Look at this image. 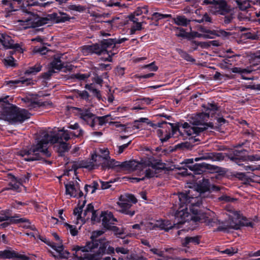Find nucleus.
I'll return each instance as SVG.
<instances>
[{"instance_id":"nucleus-30","label":"nucleus","mask_w":260,"mask_h":260,"mask_svg":"<svg viewBox=\"0 0 260 260\" xmlns=\"http://www.w3.org/2000/svg\"><path fill=\"white\" fill-rule=\"evenodd\" d=\"M200 238L199 237H186L182 240V244L184 247H188L189 243H193L195 245L199 244Z\"/></svg>"},{"instance_id":"nucleus-18","label":"nucleus","mask_w":260,"mask_h":260,"mask_svg":"<svg viewBox=\"0 0 260 260\" xmlns=\"http://www.w3.org/2000/svg\"><path fill=\"white\" fill-rule=\"evenodd\" d=\"M17 259L18 260H28V257L12 250L11 248L0 250V259Z\"/></svg>"},{"instance_id":"nucleus-55","label":"nucleus","mask_w":260,"mask_h":260,"mask_svg":"<svg viewBox=\"0 0 260 260\" xmlns=\"http://www.w3.org/2000/svg\"><path fill=\"white\" fill-rule=\"evenodd\" d=\"M212 155H213L212 153H207L206 155H205L201 157L195 158L194 160L197 161L200 159H209V158H212Z\"/></svg>"},{"instance_id":"nucleus-51","label":"nucleus","mask_w":260,"mask_h":260,"mask_svg":"<svg viewBox=\"0 0 260 260\" xmlns=\"http://www.w3.org/2000/svg\"><path fill=\"white\" fill-rule=\"evenodd\" d=\"M71 9L74 11L81 12L83 11L85 9V8L81 5H74L71 6Z\"/></svg>"},{"instance_id":"nucleus-23","label":"nucleus","mask_w":260,"mask_h":260,"mask_svg":"<svg viewBox=\"0 0 260 260\" xmlns=\"http://www.w3.org/2000/svg\"><path fill=\"white\" fill-rule=\"evenodd\" d=\"M30 79H25L24 77H21L19 79L5 81V84L10 87L14 88L18 86L19 85H28L30 84Z\"/></svg>"},{"instance_id":"nucleus-63","label":"nucleus","mask_w":260,"mask_h":260,"mask_svg":"<svg viewBox=\"0 0 260 260\" xmlns=\"http://www.w3.org/2000/svg\"><path fill=\"white\" fill-rule=\"evenodd\" d=\"M145 175V174H144ZM145 178H147L146 177H145V175L144 176H143L141 178H132V182H139L140 181L144 180Z\"/></svg>"},{"instance_id":"nucleus-7","label":"nucleus","mask_w":260,"mask_h":260,"mask_svg":"<svg viewBox=\"0 0 260 260\" xmlns=\"http://www.w3.org/2000/svg\"><path fill=\"white\" fill-rule=\"evenodd\" d=\"M208 116H209V115L199 113L194 116L195 120L192 122L193 126L185 122L181 123L179 127H175L176 128V132L177 130L180 132V128H182L188 136H191L194 134L199 135L201 132H204L209 128L212 129L213 128L212 123L204 122L203 119Z\"/></svg>"},{"instance_id":"nucleus-60","label":"nucleus","mask_w":260,"mask_h":260,"mask_svg":"<svg viewBox=\"0 0 260 260\" xmlns=\"http://www.w3.org/2000/svg\"><path fill=\"white\" fill-rule=\"evenodd\" d=\"M176 29L179 30V33L176 34L178 37H184L186 36V32L183 28L177 27Z\"/></svg>"},{"instance_id":"nucleus-32","label":"nucleus","mask_w":260,"mask_h":260,"mask_svg":"<svg viewBox=\"0 0 260 260\" xmlns=\"http://www.w3.org/2000/svg\"><path fill=\"white\" fill-rule=\"evenodd\" d=\"M173 20L176 24L183 26H186L190 22V20L184 16H178Z\"/></svg>"},{"instance_id":"nucleus-13","label":"nucleus","mask_w":260,"mask_h":260,"mask_svg":"<svg viewBox=\"0 0 260 260\" xmlns=\"http://www.w3.org/2000/svg\"><path fill=\"white\" fill-rule=\"evenodd\" d=\"M41 240L45 243H47L52 249L56 251V252L58 253L57 255L54 254L52 252H51L52 256L55 258L68 259L69 257L70 253L68 251L64 250V247L61 242H60L59 244H56L54 242H50L46 239H45V240L42 239Z\"/></svg>"},{"instance_id":"nucleus-35","label":"nucleus","mask_w":260,"mask_h":260,"mask_svg":"<svg viewBox=\"0 0 260 260\" xmlns=\"http://www.w3.org/2000/svg\"><path fill=\"white\" fill-rule=\"evenodd\" d=\"M232 71L233 73H239L241 75L242 78L245 80H249V78L246 77L244 76V75L249 74L251 73V71L246 69H241L240 68L235 67L232 69Z\"/></svg>"},{"instance_id":"nucleus-4","label":"nucleus","mask_w":260,"mask_h":260,"mask_svg":"<svg viewBox=\"0 0 260 260\" xmlns=\"http://www.w3.org/2000/svg\"><path fill=\"white\" fill-rule=\"evenodd\" d=\"M106 243H102L98 240L88 242L84 246H74L72 250L75 251L74 256L69 260H94L95 256L105 253H114V247L109 246Z\"/></svg>"},{"instance_id":"nucleus-12","label":"nucleus","mask_w":260,"mask_h":260,"mask_svg":"<svg viewBox=\"0 0 260 260\" xmlns=\"http://www.w3.org/2000/svg\"><path fill=\"white\" fill-rule=\"evenodd\" d=\"M201 34L196 31L191 32L193 37L203 38L205 39H213L215 37H227L229 33L223 30H211L205 28H202Z\"/></svg>"},{"instance_id":"nucleus-46","label":"nucleus","mask_w":260,"mask_h":260,"mask_svg":"<svg viewBox=\"0 0 260 260\" xmlns=\"http://www.w3.org/2000/svg\"><path fill=\"white\" fill-rule=\"evenodd\" d=\"M74 76L77 79L80 81H83L87 79L89 77V75L87 74L77 73L75 74Z\"/></svg>"},{"instance_id":"nucleus-27","label":"nucleus","mask_w":260,"mask_h":260,"mask_svg":"<svg viewBox=\"0 0 260 260\" xmlns=\"http://www.w3.org/2000/svg\"><path fill=\"white\" fill-rule=\"evenodd\" d=\"M205 222L209 225L214 226L215 224L219 222V221L216 217V215L214 212L208 210L205 213Z\"/></svg>"},{"instance_id":"nucleus-8","label":"nucleus","mask_w":260,"mask_h":260,"mask_svg":"<svg viewBox=\"0 0 260 260\" xmlns=\"http://www.w3.org/2000/svg\"><path fill=\"white\" fill-rule=\"evenodd\" d=\"M30 113L24 109L11 105L3 111L1 119L9 121L11 124L21 123L30 118Z\"/></svg>"},{"instance_id":"nucleus-37","label":"nucleus","mask_w":260,"mask_h":260,"mask_svg":"<svg viewBox=\"0 0 260 260\" xmlns=\"http://www.w3.org/2000/svg\"><path fill=\"white\" fill-rule=\"evenodd\" d=\"M112 120H113V118H111L110 114H107L103 116H98V120L99 121V125L100 126H103L107 123H110Z\"/></svg>"},{"instance_id":"nucleus-43","label":"nucleus","mask_w":260,"mask_h":260,"mask_svg":"<svg viewBox=\"0 0 260 260\" xmlns=\"http://www.w3.org/2000/svg\"><path fill=\"white\" fill-rule=\"evenodd\" d=\"M244 169L247 172L260 170V165H246L244 166Z\"/></svg>"},{"instance_id":"nucleus-19","label":"nucleus","mask_w":260,"mask_h":260,"mask_svg":"<svg viewBox=\"0 0 260 260\" xmlns=\"http://www.w3.org/2000/svg\"><path fill=\"white\" fill-rule=\"evenodd\" d=\"M0 43L6 49H15L16 50L20 49L19 44H15L11 38L6 34H0Z\"/></svg>"},{"instance_id":"nucleus-29","label":"nucleus","mask_w":260,"mask_h":260,"mask_svg":"<svg viewBox=\"0 0 260 260\" xmlns=\"http://www.w3.org/2000/svg\"><path fill=\"white\" fill-rule=\"evenodd\" d=\"M15 217H9L7 215H2L0 216V222L6 221L11 218V221L14 223H28L30 224L29 220L26 218H20L18 219H13Z\"/></svg>"},{"instance_id":"nucleus-2","label":"nucleus","mask_w":260,"mask_h":260,"mask_svg":"<svg viewBox=\"0 0 260 260\" xmlns=\"http://www.w3.org/2000/svg\"><path fill=\"white\" fill-rule=\"evenodd\" d=\"M165 168V164L150 157L142 158L139 162L135 160L120 162L119 170H140V173L145 174V177L149 179L157 177L158 174Z\"/></svg>"},{"instance_id":"nucleus-21","label":"nucleus","mask_w":260,"mask_h":260,"mask_svg":"<svg viewBox=\"0 0 260 260\" xmlns=\"http://www.w3.org/2000/svg\"><path fill=\"white\" fill-rule=\"evenodd\" d=\"M100 218L104 227L108 228L110 224H114L117 220L114 217L112 213L110 211H103L100 214Z\"/></svg>"},{"instance_id":"nucleus-14","label":"nucleus","mask_w":260,"mask_h":260,"mask_svg":"<svg viewBox=\"0 0 260 260\" xmlns=\"http://www.w3.org/2000/svg\"><path fill=\"white\" fill-rule=\"evenodd\" d=\"M66 194L70 197L80 198L83 196L80 190L79 183L77 181H70L65 184Z\"/></svg>"},{"instance_id":"nucleus-3","label":"nucleus","mask_w":260,"mask_h":260,"mask_svg":"<svg viewBox=\"0 0 260 260\" xmlns=\"http://www.w3.org/2000/svg\"><path fill=\"white\" fill-rule=\"evenodd\" d=\"M178 197L179 206L175 215L178 223L183 224L192 219L188 211V208L193 214H200V208L202 204V199L200 196L191 197L190 191H188L187 192L179 193Z\"/></svg>"},{"instance_id":"nucleus-20","label":"nucleus","mask_w":260,"mask_h":260,"mask_svg":"<svg viewBox=\"0 0 260 260\" xmlns=\"http://www.w3.org/2000/svg\"><path fill=\"white\" fill-rule=\"evenodd\" d=\"M232 215H230V219L228 222L222 223V224L218 226L217 229L218 231H222L226 233L231 232V230H238L240 228V225L234 222Z\"/></svg>"},{"instance_id":"nucleus-6","label":"nucleus","mask_w":260,"mask_h":260,"mask_svg":"<svg viewBox=\"0 0 260 260\" xmlns=\"http://www.w3.org/2000/svg\"><path fill=\"white\" fill-rule=\"evenodd\" d=\"M116 41L112 39L104 40L101 44H95L92 45H87L82 49L83 53L85 55L96 54L98 55H106L107 56L103 58L105 61H112V56L116 52H112L110 49L116 50L115 48Z\"/></svg>"},{"instance_id":"nucleus-24","label":"nucleus","mask_w":260,"mask_h":260,"mask_svg":"<svg viewBox=\"0 0 260 260\" xmlns=\"http://www.w3.org/2000/svg\"><path fill=\"white\" fill-rule=\"evenodd\" d=\"M30 177V175L28 173L21 175L18 177H14V180L16 181V183L13 184L12 182H11L10 183V185L12 187L11 188L14 190H17L19 188L20 185H22L23 183L28 182Z\"/></svg>"},{"instance_id":"nucleus-11","label":"nucleus","mask_w":260,"mask_h":260,"mask_svg":"<svg viewBox=\"0 0 260 260\" xmlns=\"http://www.w3.org/2000/svg\"><path fill=\"white\" fill-rule=\"evenodd\" d=\"M245 152H246V150L245 149H243L241 151H234V156L230 157L231 160L239 166L242 165L241 162L244 161H253L260 160L259 155L257 154L243 155V154Z\"/></svg>"},{"instance_id":"nucleus-42","label":"nucleus","mask_w":260,"mask_h":260,"mask_svg":"<svg viewBox=\"0 0 260 260\" xmlns=\"http://www.w3.org/2000/svg\"><path fill=\"white\" fill-rule=\"evenodd\" d=\"M64 226L68 230L70 231V232L72 236H75L77 235L78 231L75 225H70L69 223H65Z\"/></svg>"},{"instance_id":"nucleus-61","label":"nucleus","mask_w":260,"mask_h":260,"mask_svg":"<svg viewBox=\"0 0 260 260\" xmlns=\"http://www.w3.org/2000/svg\"><path fill=\"white\" fill-rule=\"evenodd\" d=\"M129 143H130V142H129L127 144H125L121 146H120L119 147V149H118V153L120 154V153H122L123 152L124 150L128 147Z\"/></svg>"},{"instance_id":"nucleus-9","label":"nucleus","mask_w":260,"mask_h":260,"mask_svg":"<svg viewBox=\"0 0 260 260\" xmlns=\"http://www.w3.org/2000/svg\"><path fill=\"white\" fill-rule=\"evenodd\" d=\"M137 202L135 197L132 194H124L121 195L117 202L120 207V211L126 215L132 217L135 214V211L131 209L134 204Z\"/></svg>"},{"instance_id":"nucleus-22","label":"nucleus","mask_w":260,"mask_h":260,"mask_svg":"<svg viewBox=\"0 0 260 260\" xmlns=\"http://www.w3.org/2000/svg\"><path fill=\"white\" fill-rule=\"evenodd\" d=\"M110 152L107 147L99 148L91 156V160L94 161L96 163L100 161V159L104 157H109Z\"/></svg>"},{"instance_id":"nucleus-57","label":"nucleus","mask_w":260,"mask_h":260,"mask_svg":"<svg viewBox=\"0 0 260 260\" xmlns=\"http://www.w3.org/2000/svg\"><path fill=\"white\" fill-rule=\"evenodd\" d=\"M110 182H104L102 181H100V183L101 184V188L102 189H106L109 188L110 186Z\"/></svg>"},{"instance_id":"nucleus-36","label":"nucleus","mask_w":260,"mask_h":260,"mask_svg":"<svg viewBox=\"0 0 260 260\" xmlns=\"http://www.w3.org/2000/svg\"><path fill=\"white\" fill-rule=\"evenodd\" d=\"M42 66L40 63H37L34 66L29 68L25 72V74L27 75H35L41 71Z\"/></svg>"},{"instance_id":"nucleus-5","label":"nucleus","mask_w":260,"mask_h":260,"mask_svg":"<svg viewBox=\"0 0 260 260\" xmlns=\"http://www.w3.org/2000/svg\"><path fill=\"white\" fill-rule=\"evenodd\" d=\"M1 3L6 11L8 12L21 9V11L27 14L28 16L19 21L26 23L27 27H34L33 13L31 12L30 7L37 6L38 2L37 0H2Z\"/></svg>"},{"instance_id":"nucleus-47","label":"nucleus","mask_w":260,"mask_h":260,"mask_svg":"<svg viewBox=\"0 0 260 260\" xmlns=\"http://www.w3.org/2000/svg\"><path fill=\"white\" fill-rule=\"evenodd\" d=\"M150 251L152 252L153 254H156L159 257H164L165 256V252L164 250H161L160 249H158L157 248H151L150 249Z\"/></svg>"},{"instance_id":"nucleus-10","label":"nucleus","mask_w":260,"mask_h":260,"mask_svg":"<svg viewBox=\"0 0 260 260\" xmlns=\"http://www.w3.org/2000/svg\"><path fill=\"white\" fill-rule=\"evenodd\" d=\"M156 125L162 128L156 131L157 135L161 142H167L176 132V128L172 123L164 121L158 122Z\"/></svg>"},{"instance_id":"nucleus-58","label":"nucleus","mask_w":260,"mask_h":260,"mask_svg":"<svg viewBox=\"0 0 260 260\" xmlns=\"http://www.w3.org/2000/svg\"><path fill=\"white\" fill-rule=\"evenodd\" d=\"M92 188L90 186V185L86 184L84 186V190L86 194L90 193L92 194L94 192V191H92Z\"/></svg>"},{"instance_id":"nucleus-48","label":"nucleus","mask_w":260,"mask_h":260,"mask_svg":"<svg viewBox=\"0 0 260 260\" xmlns=\"http://www.w3.org/2000/svg\"><path fill=\"white\" fill-rule=\"evenodd\" d=\"M82 212V208L81 207L76 208L74 210V214L76 216L77 219L79 220L81 218V214Z\"/></svg>"},{"instance_id":"nucleus-45","label":"nucleus","mask_w":260,"mask_h":260,"mask_svg":"<svg viewBox=\"0 0 260 260\" xmlns=\"http://www.w3.org/2000/svg\"><path fill=\"white\" fill-rule=\"evenodd\" d=\"M98 116L95 115L92 120V123H90L89 125L93 129H97L99 128L98 126L100 125H99V121L98 120Z\"/></svg>"},{"instance_id":"nucleus-53","label":"nucleus","mask_w":260,"mask_h":260,"mask_svg":"<svg viewBox=\"0 0 260 260\" xmlns=\"http://www.w3.org/2000/svg\"><path fill=\"white\" fill-rule=\"evenodd\" d=\"M237 251H235L233 248H227L223 251H221V253L227 254L229 255H233Z\"/></svg>"},{"instance_id":"nucleus-56","label":"nucleus","mask_w":260,"mask_h":260,"mask_svg":"<svg viewBox=\"0 0 260 260\" xmlns=\"http://www.w3.org/2000/svg\"><path fill=\"white\" fill-rule=\"evenodd\" d=\"M93 81L96 84L102 85L103 82V78L101 76H95L93 78Z\"/></svg>"},{"instance_id":"nucleus-39","label":"nucleus","mask_w":260,"mask_h":260,"mask_svg":"<svg viewBox=\"0 0 260 260\" xmlns=\"http://www.w3.org/2000/svg\"><path fill=\"white\" fill-rule=\"evenodd\" d=\"M218 108L215 103L209 104L208 106L207 110H209L210 112L206 113L205 114H207V115H209V116H210V114L212 115L215 111L218 110ZM203 113L205 114L204 113ZM209 116H208L207 117L203 118V119L204 120V122H205V121H207V119L209 118Z\"/></svg>"},{"instance_id":"nucleus-26","label":"nucleus","mask_w":260,"mask_h":260,"mask_svg":"<svg viewBox=\"0 0 260 260\" xmlns=\"http://www.w3.org/2000/svg\"><path fill=\"white\" fill-rule=\"evenodd\" d=\"M94 116V114L87 110H80L79 113V116L83 123L89 125L92 123V120Z\"/></svg>"},{"instance_id":"nucleus-25","label":"nucleus","mask_w":260,"mask_h":260,"mask_svg":"<svg viewBox=\"0 0 260 260\" xmlns=\"http://www.w3.org/2000/svg\"><path fill=\"white\" fill-rule=\"evenodd\" d=\"M49 19L55 23L64 22L69 20L70 18L63 12L53 13L48 15Z\"/></svg>"},{"instance_id":"nucleus-49","label":"nucleus","mask_w":260,"mask_h":260,"mask_svg":"<svg viewBox=\"0 0 260 260\" xmlns=\"http://www.w3.org/2000/svg\"><path fill=\"white\" fill-rule=\"evenodd\" d=\"M72 134L71 135L72 138L73 137H80L83 136L84 131L82 128H79L77 129V132H72Z\"/></svg>"},{"instance_id":"nucleus-41","label":"nucleus","mask_w":260,"mask_h":260,"mask_svg":"<svg viewBox=\"0 0 260 260\" xmlns=\"http://www.w3.org/2000/svg\"><path fill=\"white\" fill-rule=\"evenodd\" d=\"M142 28L141 22H137L136 23H134L133 25H132L130 29V34L131 35L135 34L136 31L141 30Z\"/></svg>"},{"instance_id":"nucleus-59","label":"nucleus","mask_w":260,"mask_h":260,"mask_svg":"<svg viewBox=\"0 0 260 260\" xmlns=\"http://www.w3.org/2000/svg\"><path fill=\"white\" fill-rule=\"evenodd\" d=\"M137 16L135 15V14H132L129 15L128 18L129 20L132 22H133L134 23H136L137 22H139V18L136 17Z\"/></svg>"},{"instance_id":"nucleus-44","label":"nucleus","mask_w":260,"mask_h":260,"mask_svg":"<svg viewBox=\"0 0 260 260\" xmlns=\"http://www.w3.org/2000/svg\"><path fill=\"white\" fill-rule=\"evenodd\" d=\"M143 69H147L150 71H156L158 70V67L155 65V62H152L149 64L144 65L143 67Z\"/></svg>"},{"instance_id":"nucleus-17","label":"nucleus","mask_w":260,"mask_h":260,"mask_svg":"<svg viewBox=\"0 0 260 260\" xmlns=\"http://www.w3.org/2000/svg\"><path fill=\"white\" fill-rule=\"evenodd\" d=\"M184 163L187 168L193 171L194 175H202L207 168V165L205 163L192 164L193 163L192 158L185 159Z\"/></svg>"},{"instance_id":"nucleus-34","label":"nucleus","mask_w":260,"mask_h":260,"mask_svg":"<svg viewBox=\"0 0 260 260\" xmlns=\"http://www.w3.org/2000/svg\"><path fill=\"white\" fill-rule=\"evenodd\" d=\"M81 168H86L89 170L97 169L96 163L94 161H82L80 164Z\"/></svg>"},{"instance_id":"nucleus-64","label":"nucleus","mask_w":260,"mask_h":260,"mask_svg":"<svg viewBox=\"0 0 260 260\" xmlns=\"http://www.w3.org/2000/svg\"><path fill=\"white\" fill-rule=\"evenodd\" d=\"M218 199L220 201H224L225 202H229L231 200L230 197L227 196H222Z\"/></svg>"},{"instance_id":"nucleus-54","label":"nucleus","mask_w":260,"mask_h":260,"mask_svg":"<svg viewBox=\"0 0 260 260\" xmlns=\"http://www.w3.org/2000/svg\"><path fill=\"white\" fill-rule=\"evenodd\" d=\"M101 220V218H100V216H99L98 214L96 213V211L92 212L91 220L94 222H99Z\"/></svg>"},{"instance_id":"nucleus-1","label":"nucleus","mask_w":260,"mask_h":260,"mask_svg":"<svg viewBox=\"0 0 260 260\" xmlns=\"http://www.w3.org/2000/svg\"><path fill=\"white\" fill-rule=\"evenodd\" d=\"M72 133L64 128L58 131L57 133L52 134L44 132L42 134V138L37 140V144L32 145L29 150L20 151L18 154L25 161H34L40 158V153L49 157L51 153L48 150L49 143L54 144L56 142H67L72 137Z\"/></svg>"},{"instance_id":"nucleus-15","label":"nucleus","mask_w":260,"mask_h":260,"mask_svg":"<svg viewBox=\"0 0 260 260\" xmlns=\"http://www.w3.org/2000/svg\"><path fill=\"white\" fill-rule=\"evenodd\" d=\"M120 161L115 160L113 158L109 157H104L100 160V161L96 163L97 167H101L102 170H108L110 169H117L119 170Z\"/></svg>"},{"instance_id":"nucleus-38","label":"nucleus","mask_w":260,"mask_h":260,"mask_svg":"<svg viewBox=\"0 0 260 260\" xmlns=\"http://www.w3.org/2000/svg\"><path fill=\"white\" fill-rule=\"evenodd\" d=\"M172 15L169 14H161L158 12H154L152 14V19L158 21L159 20L172 18Z\"/></svg>"},{"instance_id":"nucleus-62","label":"nucleus","mask_w":260,"mask_h":260,"mask_svg":"<svg viewBox=\"0 0 260 260\" xmlns=\"http://www.w3.org/2000/svg\"><path fill=\"white\" fill-rule=\"evenodd\" d=\"M90 186L92 188V191H95L96 189L99 188V184L97 181H93L92 183H91L90 184Z\"/></svg>"},{"instance_id":"nucleus-16","label":"nucleus","mask_w":260,"mask_h":260,"mask_svg":"<svg viewBox=\"0 0 260 260\" xmlns=\"http://www.w3.org/2000/svg\"><path fill=\"white\" fill-rule=\"evenodd\" d=\"M210 12L213 14L224 15L229 11L226 2L224 0L216 1L209 7Z\"/></svg>"},{"instance_id":"nucleus-33","label":"nucleus","mask_w":260,"mask_h":260,"mask_svg":"<svg viewBox=\"0 0 260 260\" xmlns=\"http://www.w3.org/2000/svg\"><path fill=\"white\" fill-rule=\"evenodd\" d=\"M55 143L57 144V151L60 155H62L70 149V145L67 142H56Z\"/></svg>"},{"instance_id":"nucleus-50","label":"nucleus","mask_w":260,"mask_h":260,"mask_svg":"<svg viewBox=\"0 0 260 260\" xmlns=\"http://www.w3.org/2000/svg\"><path fill=\"white\" fill-rule=\"evenodd\" d=\"M197 21L199 23H201L204 21L210 22L211 21V19L207 13H205L202 19L197 20Z\"/></svg>"},{"instance_id":"nucleus-28","label":"nucleus","mask_w":260,"mask_h":260,"mask_svg":"<svg viewBox=\"0 0 260 260\" xmlns=\"http://www.w3.org/2000/svg\"><path fill=\"white\" fill-rule=\"evenodd\" d=\"M61 56L54 57L53 60L50 62V68L51 71L55 72V70L60 71L63 68L64 63L61 60Z\"/></svg>"},{"instance_id":"nucleus-40","label":"nucleus","mask_w":260,"mask_h":260,"mask_svg":"<svg viewBox=\"0 0 260 260\" xmlns=\"http://www.w3.org/2000/svg\"><path fill=\"white\" fill-rule=\"evenodd\" d=\"M4 65L6 67H13L15 66L14 58L12 56H9L4 58L3 60Z\"/></svg>"},{"instance_id":"nucleus-31","label":"nucleus","mask_w":260,"mask_h":260,"mask_svg":"<svg viewBox=\"0 0 260 260\" xmlns=\"http://www.w3.org/2000/svg\"><path fill=\"white\" fill-rule=\"evenodd\" d=\"M253 1L249 0H236V3L239 8L242 11L246 10L248 8H250L251 5L253 4Z\"/></svg>"},{"instance_id":"nucleus-52","label":"nucleus","mask_w":260,"mask_h":260,"mask_svg":"<svg viewBox=\"0 0 260 260\" xmlns=\"http://www.w3.org/2000/svg\"><path fill=\"white\" fill-rule=\"evenodd\" d=\"M115 251L117 253H120L124 254H127L128 252V250L127 248H125L123 247H116Z\"/></svg>"}]
</instances>
